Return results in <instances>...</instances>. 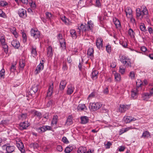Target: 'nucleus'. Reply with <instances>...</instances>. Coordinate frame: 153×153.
Returning a JSON list of instances; mask_svg holds the SVG:
<instances>
[{
  "label": "nucleus",
  "instance_id": "1",
  "mask_svg": "<svg viewBox=\"0 0 153 153\" xmlns=\"http://www.w3.org/2000/svg\"><path fill=\"white\" fill-rule=\"evenodd\" d=\"M94 26L93 22L91 21H89L88 22L87 24H81L80 26H78L77 28V32L80 35L81 31L83 32L90 31L92 32Z\"/></svg>",
  "mask_w": 153,
  "mask_h": 153
},
{
  "label": "nucleus",
  "instance_id": "2",
  "mask_svg": "<svg viewBox=\"0 0 153 153\" xmlns=\"http://www.w3.org/2000/svg\"><path fill=\"white\" fill-rule=\"evenodd\" d=\"M136 16L137 19H140V20L145 18V16L148 14V11L146 7L143 8L142 10L141 11L139 8L136 9Z\"/></svg>",
  "mask_w": 153,
  "mask_h": 153
},
{
  "label": "nucleus",
  "instance_id": "3",
  "mask_svg": "<svg viewBox=\"0 0 153 153\" xmlns=\"http://www.w3.org/2000/svg\"><path fill=\"white\" fill-rule=\"evenodd\" d=\"M120 61L125 68L131 67V60L128 57L123 55L121 57Z\"/></svg>",
  "mask_w": 153,
  "mask_h": 153
},
{
  "label": "nucleus",
  "instance_id": "4",
  "mask_svg": "<svg viewBox=\"0 0 153 153\" xmlns=\"http://www.w3.org/2000/svg\"><path fill=\"white\" fill-rule=\"evenodd\" d=\"M2 147L3 149H6L7 153H12L14 151L15 149V147L14 146L11 145L10 143L6 144L3 145Z\"/></svg>",
  "mask_w": 153,
  "mask_h": 153
},
{
  "label": "nucleus",
  "instance_id": "5",
  "mask_svg": "<svg viewBox=\"0 0 153 153\" xmlns=\"http://www.w3.org/2000/svg\"><path fill=\"white\" fill-rule=\"evenodd\" d=\"M30 33L31 36L35 39L39 38L40 37V32L37 29H31Z\"/></svg>",
  "mask_w": 153,
  "mask_h": 153
},
{
  "label": "nucleus",
  "instance_id": "6",
  "mask_svg": "<svg viewBox=\"0 0 153 153\" xmlns=\"http://www.w3.org/2000/svg\"><path fill=\"white\" fill-rule=\"evenodd\" d=\"M102 106V104L100 102L90 103L89 105V108H91L94 110H97L100 108Z\"/></svg>",
  "mask_w": 153,
  "mask_h": 153
},
{
  "label": "nucleus",
  "instance_id": "7",
  "mask_svg": "<svg viewBox=\"0 0 153 153\" xmlns=\"http://www.w3.org/2000/svg\"><path fill=\"white\" fill-rule=\"evenodd\" d=\"M130 108V106L129 105H120L119 109V112L121 113H125Z\"/></svg>",
  "mask_w": 153,
  "mask_h": 153
},
{
  "label": "nucleus",
  "instance_id": "8",
  "mask_svg": "<svg viewBox=\"0 0 153 153\" xmlns=\"http://www.w3.org/2000/svg\"><path fill=\"white\" fill-rule=\"evenodd\" d=\"M27 11L25 9H20L18 10V14L19 16L23 18H25L27 17Z\"/></svg>",
  "mask_w": 153,
  "mask_h": 153
},
{
  "label": "nucleus",
  "instance_id": "9",
  "mask_svg": "<svg viewBox=\"0 0 153 153\" xmlns=\"http://www.w3.org/2000/svg\"><path fill=\"white\" fill-rule=\"evenodd\" d=\"M30 125L27 121H25L20 123L19 124V129L21 130H23L26 129Z\"/></svg>",
  "mask_w": 153,
  "mask_h": 153
},
{
  "label": "nucleus",
  "instance_id": "10",
  "mask_svg": "<svg viewBox=\"0 0 153 153\" xmlns=\"http://www.w3.org/2000/svg\"><path fill=\"white\" fill-rule=\"evenodd\" d=\"M67 94L68 95L71 94L74 92L75 88L74 86L71 84H70L67 86Z\"/></svg>",
  "mask_w": 153,
  "mask_h": 153
},
{
  "label": "nucleus",
  "instance_id": "11",
  "mask_svg": "<svg viewBox=\"0 0 153 153\" xmlns=\"http://www.w3.org/2000/svg\"><path fill=\"white\" fill-rule=\"evenodd\" d=\"M102 39L100 38H98L97 39L96 42V45L98 48L100 49L102 47Z\"/></svg>",
  "mask_w": 153,
  "mask_h": 153
},
{
  "label": "nucleus",
  "instance_id": "12",
  "mask_svg": "<svg viewBox=\"0 0 153 153\" xmlns=\"http://www.w3.org/2000/svg\"><path fill=\"white\" fill-rule=\"evenodd\" d=\"M125 12L126 13V16L127 18L130 17L132 16V11L130 7H127L125 9Z\"/></svg>",
  "mask_w": 153,
  "mask_h": 153
},
{
  "label": "nucleus",
  "instance_id": "13",
  "mask_svg": "<svg viewBox=\"0 0 153 153\" xmlns=\"http://www.w3.org/2000/svg\"><path fill=\"white\" fill-rule=\"evenodd\" d=\"M44 65H42L41 64H39L37 66L36 68L34 71L35 74L37 75L40 73L41 71L43 70L44 68Z\"/></svg>",
  "mask_w": 153,
  "mask_h": 153
},
{
  "label": "nucleus",
  "instance_id": "14",
  "mask_svg": "<svg viewBox=\"0 0 153 153\" xmlns=\"http://www.w3.org/2000/svg\"><path fill=\"white\" fill-rule=\"evenodd\" d=\"M16 145L22 153H25V150L24 149V146L22 142H19V143H17Z\"/></svg>",
  "mask_w": 153,
  "mask_h": 153
},
{
  "label": "nucleus",
  "instance_id": "15",
  "mask_svg": "<svg viewBox=\"0 0 153 153\" xmlns=\"http://www.w3.org/2000/svg\"><path fill=\"white\" fill-rule=\"evenodd\" d=\"M53 84L52 83L51 85H50L48 88L47 95V97H50L52 95L53 92Z\"/></svg>",
  "mask_w": 153,
  "mask_h": 153
},
{
  "label": "nucleus",
  "instance_id": "16",
  "mask_svg": "<svg viewBox=\"0 0 153 153\" xmlns=\"http://www.w3.org/2000/svg\"><path fill=\"white\" fill-rule=\"evenodd\" d=\"M67 82L66 80H62L60 82L59 88L60 90L62 91L66 87Z\"/></svg>",
  "mask_w": 153,
  "mask_h": 153
},
{
  "label": "nucleus",
  "instance_id": "17",
  "mask_svg": "<svg viewBox=\"0 0 153 153\" xmlns=\"http://www.w3.org/2000/svg\"><path fill=\"white\" fill-rule=\"evenodd\" d=\"M131 97L133 99L137 98L138 94L137 89L135 88L133 89L131 91Z\"/></svg>",
  "mask_w": 153,
  "mask_h": 153
},
{
  "label": "nucleus",
  "instance_id": "18",
  "mask_svg": "<svg viewBox=\"0 0 153 153\" xmlns=\"http://www.w3.org/2000/svg\"><path fill=\"white\" fill-rule=\"evenodd\" d=\"M94 51L93 48H89L87 51V54L91 59L94 58Z\"/></svg>",
  "mask_w": 153,
  "mask_h": 153
},
{
  "label": "nucleus",
  "instance_id": "19",
  "mask_svg": "<svg viewBox=\"0 0 153 153\" xmlns=\"http://www.w3.org/2000/svg\"><path fill=\"white\" fill-rule=\"evenodd\" d=\"M142 97L143 100H147L151 96L149 93L144 92L142 94Z\"/></svg>",
  "mask_w": 153,
  "mask_h": 153
},
{
  "label": "nucleus",
  "instance_id": "20",
  "mask_svg": "<svg viewBox=\"0 0 153 153\" xmlns=\"http://www.w3.org/2000/svg\"><path fill=\"white\" fill-rule=\"evenodd\" d=\"M113 22L115 24L117 28H119L121 27V24L119 20L116 18H114L113 19Z\"/></svg>",
  "mask_w": 153,
  "mask_h": 153
},
{
  "label": "nucleus",
  "instance_id": "21",
  "mask_svg": "<svg viewBox=\"0 0 153 153\" xmlns=\"http://www.w3.org/2000/svg\"><path fill=\"white\" fill-rule=\"evenodd\" d=\"M74 147V145H70L65 148V153H69L73 150Z\"/></svg>",
  "mask_w": 153,
  "mask_h": 153
},
{
  "label": "nucleus",
  "instance_id": "22",
  "mask_svg": "<svg viewBox=\"0 0 153 153\" xmlns=\"http://www.w3.org/2000/svg\"><path fill=\"white\" fill-rule=\"evenodd\" d=\"M80 119L81 120V123L82 124H85L87 123L89 121L88 117L85 116L81 117Z\"/></svg>",
  "mask_w": 153,
  "mask_h": 153
},
{
  "label": "nucleus",
  "instance_id": "23",
  "mask_svg": "<svg viewBox=\"0 0 153 153\" xmlns=\"http://www.w3.org/2000/svg\"><path fill=\"white\" fill-rule=\"evenodd\" d=\"M11 45L15 48H18L20 46V44L18 41L16 40H13L11 42Z\"/></svg>",
  "mask_w": 153,
  "mask_h": 153
},
{
  "label": "nucleus",
  "instance_id": "24",
  "mask_svg": "<svg viewBox=\"0 0 153 153\" xmlns=\"http://www.w3.org/2000/svg\"><path fill=\"white\" fill-rule=\"evenodd\" d=\"M123 120L126 123H129L131 121V117L125 116L123 118Z\"/></svg>",
  "mask_w": 153,
  "mask_h": 153
},
{
  "label": "nucleus",
  "instance_id": "25",
  "mask_svg": "<svg viewBox=\"0 0 153 153\" xmlns=\"http://www.w3.org/2000/svg\"><path fill=\"white\" fill-rule=\"evenodd\" d=\"M47 53L48 57L51 56L53 55L52 48L51 46H49L47 48Z\"/></svg>",
  "mask_w": 153,
  "mask_h": 153
},
{
  "label": "nucleus",
  "instance_id": "26",
  "mask_svg": "<svg viewBox=\"0 0 153 153\" xmlns=\"http://www.w3.org/2000/svg\"><path fill=\"white\" fill-rule=\"evenodd\" d=\"M31 54L32 56L34 57L36 56L37 54L36 48L33 46L31 47Z\"/></svg>",
  "mask_w": 153,
  "mask_h": 153
},
{
  "label": "nucleus",
  "instance_id": "27",
  "mask_svg": "<svg viewBox=\"0 0 153 153\" xmlns=\"http://www.w3.org/2000/svg\"><path fill=\"white\" fill-rule=\"evenodd\" d=\"M58 121V117L57 115H54L53 116L51 124L52 125L54 124H56Z\"/></svg>",
  "mask_w": 153,
  "mask_h": 153
},
{
  "label": "nucleus",
  "instance_id": "28",
  "mask_svg": "<svg viewBox=\"0 0 153 153\" xmlns=\"http://www.w3.org/2000/svg\"><path fill=\"white\" fill-rule=\"evenodd\" d=\"M98 72L97 71H93L91 73V78L93 79H95L97 78Z\"/></svg>",
  "mask_w": 153,
  "mask_h": 153
},
{
  "label": "nucleus",
  "instance_id": "29",
  "mask_svg": "<svg viewBox=\"0 0 153 153\" xmlns=\"http://www.w3.org/2000/svg\"><path fill=\"white\" fill-rule=\"evenodd\" d=\"M150 137V133L148 131H144L141 136L143 138H148Z\"/></svg>",
  "mask_w": 153,
  "mask_h": 153
},
{
  "label": "nucleus",
  "instance_id": "30",
  "mask_svg": "<svg viewBox=\"0 0 153 153\" xmlns=\"http://www.w3.org/2000/svg\"><path fill=\"white\" fill-rule=\"evenodd\" d=\"M10 31L16 38H17L18 37V35L16 31V28L15 27H13L11 28Z\"/></svg>",
  "mask_w": 153,
  "mask_h": 153
},
{
  "label": "nucleus",
  "instance_id": "31",
  "mask_svg": "<svg viewBox=\"0 0 153 153\" xmlns=\"http://www.w3.org/2000/svg\"><path fill=\"white\" fill-rule=\"evenodd\" d=\"M87 151L86 148L84 147H79L77 150L78 153H85Z\"/></svg>",
  "mask_w": 153,
  "mask_h": 153
},
{
  "label": "nucleus",
  "instance_id": "32",
  "mask_svg": "<svg viewBox=\"0 0 153 153\" xmlns=\"http://www.w3.org/2000/svg\"><path fill=\"white\" fill-rule=\"evenodd\" d=\"M39 85L38 84H35L33 85L31 88V89L30 90L31 92L32 91L33 93H36L38 90Z\"/></svg>",
  "mask_w": 153,
  "mask_h": 153
},
{
  "label": "nucleus",
  "instance_id": "33",
  "mask_svg": "<svg viewBox=\"0 0 153 153\" xmlns=\"http://www.w3.org/2000/svg\"><path fill=\"white\" fill-rule=\"evenodd\" d=\"M25 61L24 60H23L22 59L20 60L19 62V66L20 67V69L22 70L23 69L24 67L25 66Z\"/></svg>",
  "mask_w": 153,
  "mask_h": 153
},
{
  "label": "nucleus",
  "instance_id": "34",
  "mask_svg": "<svg viewBox=\"0 0 153 153\" xmlns=\"http://www.w3.org/2000/svg\"><path fill=\"white\" fill-rule=\"evenodd\" d=\"M128 33V35L131 37L134 38V37L135 33L132 29L130 28L129 29Z\"/></svg>",
  "mask_w": 153,
  "mask_h": 153
},
{
  "label": "nucleus",
  "instance_id": "35",
  "mask_svg": "<svg viewBox=\"0 0 153 153\" xmlns=\"http://www.w3.org/2000/svg\"><path fill=\"white\" fill-rule=\"evenodd\" d=\"M71 36L73 38H76L77 37L76 31L74 29L71 30L70 31Z\"/></svg>",
  "mask_w": 153,
  "mask_h": 153
},
{
  "label": "nucleus",
  "instance_id": "36",
  "mask_svg": "<svg viewBox=\"0 0 153 153\" xmlns=\"http://www.w3.org/2000/svg\"><path fill=\"white\" fill-rule=\"evenodd\" d=\"M86 107L85 104H80L77 107V109L78 110L82 111Z\"/></svg>",
  "mask_w": 153,
  "mask_h": 153
},
{
  "label": "nucleus",
  "instance_id": "37",
  "mask_svg": "<svg viewBox=\"0 0 153 153\" xmlns=\"http://www.w3.org/2000/svg\"><path fill=\"white\" fill-rule=\"evenodd\" d=\"M114 78L116 81L117 82L120 81L121 79L120 75L118 73H115L114 74Z\"/></svg>",
  "mask_w": 153,
  "mask_h": 153
},
{
  "label": "nucleus",
  "instance_id": "38",
  "mask_svg": "<svg viewBox=\"0 0 153 153\" xmlns=\"http://www.w3.org/2000/svg\"><path fill=\"white\" fill-rule=\"evenodd\" d=\"M22 34L23 38V42L24 43H25L26 42L27 39L26 34L24 31H22Z\"/></svg>",
  "mask_w": 153,
  "mask_h": 153
},
{
  "label": "nucleus",
  "instance_id": "39",
  "mask_svg": "<svg viewBox=\"0 0 153 153\" xmlns=\"http://www.w3.org/2000/svg\"><path fill=\"white\" fill-rule=\"evenodd\" d=\"M66 123L68 125H70L72 123V118L71 116H68L67 120Z\"/></svg>",
  "mask_w": 153,
  "mask_h": 153
},
{
  "label": "nucleus",
  "instance_id": "40",
  "mask_svg": "<svg viewBox=\"0 0 153 153\" xmlns=\"http://www.w3.org/2000/svg\"><path fill=\"white\" fill-rule=\"evenodd\" d=\"M61 47L63 48H65L66 45L65 39H62V41H59Z\"/></svg>",
  "mask_w": 153,
  "mask_h": 153
},
{
  "label": "nucleus",
  "instance_id": "41",
  "mask_svg": "<svg viewBox=\"0 0 153 153\" xmlns=\"http://www.w3.org/2000/svg\"><path fill=\"white\" fill-rule=\"evenodd\" d=\"M5 71L4 69H2L0 71V79L4 78Z\"/></svg>",
  "mask_w": 153,
  "mask_h": 153
},
{
  "label": "nucleus",
  "instance_id": "42",
  "mask_svg": "<svg viewBox=\"0 0 153 153\" xmlns=\"http://www.w3.org/2000/svg\"><path fill=\"white\" fill-rule=\"evenodd\" d=\"M1 44L3 46V48L4 49V51L6 53H7L8 52V46L6 44V42H5V43L2 44Z\"/></svg>",
  "mask_w": 153,
  "mask_h": 153
},
{
  "label": "nucleus",
  "instance_id": "43",
  "mask_svg": "<svg viewBox=\"0 0 153 153\" xmlns=\"http://www.w3.org/2000/svg\"><path fill=\"white\" fill-rule=\"evenodd\" d=\"M43 126L42 127H40L38 128H37L36 129V130L39 133L41 134L45 132L44 129H43Z\"/></svg>",
  "mask_w": 153,
  "mask_h": 153
},
{
  "label": "nucleus",
  "instance_id": "44",
  "mask_svg": "<svg viewBox=\"0 0 153 153\" xmlns=\"http://www.w3.org/2000/svg\"><path fill=\"white\" fill-rule=\"evenodd\" d=\"M33 112L35 115L39 119L41 118L42 114L40 112L36 111H34Z\"/></svg>",
  "mask_w": 153,
  "mask_h": 153
},
{
  "label": "nucleus",
  "instance_id": "45",
  "mask_svg": "<svg viewBox=\"0 0 153 153\" xmlns=\"http://www.w3.org/2000/svg\"><path fill=\"white\" fill-rule=\"evenodd\" d=\"M140 30L144 32L146 31V27L144 24L142 23L140 26Z\"/></svg>",
  "mask_w": 153,
  "mask_h": 153
},
{
  "label": "nucleus",
  "instance_id": "46",
  "mask_svg": "<svg viewBox=\"0 0 153 153\" xmlns=\"http://www.w3.org/2000/svg\"><path fill=\"white\" fill-rule=\"evenodd\" d=\"M61 18L62 21L64 22L65 24H66L68 23V20L66 18L65 16H62L61 17Z\"/></svg>",
  "mask_w": 153,
  "mask_h": 153
},
{
  "label": "nucleus",
  "instance_id": "47",
  "mask_svg": "<svg viewBox=\"0 0 153 153\" xmlns=\"http://www.w3.org/2000/svg\"><path fill=\"white\" fill-rule=\"evenodd\" d=\"M95 6L96 7L99 8L101 7V3L100 0H95Z\"/></svg>",
  "mask_w": 153,
  "mask_h": 153
},
{
  "label": "nucleus",
  "instance_id": "48",
  "mask_svg": "<svg viewBox=\"0 0 153 153\" xmlns=\"http://www.w3.org/2000/svg\"><path fill=\"white\" fill-rule=\"evenodd\" d=\"M43 126V129H44L45 131L47 130H51L52 129V127L51 126Z\"/></svg>",
  "mask_w": 153,
  "mask_h": 153
},
{
  "label": "nucleus",
  "instance_id": "49",
  "mask_svg": "<svg viewBox=\"0 0 153 153\" xmlns=\"http://www.w3.org/2000/svg\"><path fill=\"white\" fill-rule=\"evenodd\" d=\"M0 41L1 44L5 43V42L4 37L2 35H0Z\"/></svg>",
  "mask_w": 153,
  "mask_h": 153
},
{
  "label": "nucleus",
  "instance_id": "50",
  "mask_svg": "<svg viewBox=\"0 0 153 153\" xmlns=\"http://www.w3.org/2000/svg\"><path fill=\"white\" fill-rule=\"evenodd\" d=\"M137 87H140L142 84V82L140 79H138L136 82Z\"/></svg>",
  "mask_w": 153,
  "mask_h": 153
},
{
  "label": "nucleus",
  "instance_id": "51",
  "mask_svg": "<svg viewBox=\"0 0 153 153\" xmlns=\"http://www.w3.org/2000/svg\"><path fill=\"white\" fill-rule=\"evenodd\" d=\"M119 71L122 74H123L125 72V68L122 66H120Z\"/></svg>",
  "mask_w": 153,
  "mask_h": 153
},
{
  "label": "nucleus",
  "instance_id": "52",
  "mask_svg": "<svg viewBox=\"0 0 153 153\" xmlns=\"http://www.w3.org/2000/svg\"><path fill=\"white\" fill-rule=\"evenodd\" d=\"M106 49L108 53H110L111 51V46L109 45H107L106 47Z\"/></svg>",
  "mask_w": 153,
  "mask_h": 153
},
{
  "label": "nucleus",
  "instance_id": "53",
  "mask_svg": "<svg viewBox=\"0 0 153 153\" xmlns=\"http://www.w3.org/2000/svg\"><path fill=\"white\" fill-rule=\"evenodd\" d=\"M0 17H2L4 18L6 17V15L5 13L3 12L2 10L0 9Z\"/></svg>",
  "mask_w": 153,
  "mask_h": 153
},
{
  "label": "nucleus",
  "instance_id": "54",
  "mask_svg": "<svg viewBox=\"0 0 153 153\" xmlns=\"http://www.w3.org/2000/svg\"><path fill=\"white\" fill-rule=\"evenodd\" d=\"M112 145V143L110 141H108L106 144H105V147L106 149H109Z\"/></svg>",
  "mask_w": 153,
  "mask_h": 153
},
{
  "label": "nucleus",
  "instance_id": "55",
  "mask_svg": "<svg viewBox=\"0 0 153 153\" xmlns=\"http://www.w3.org/2000/svg\"><path fill=\"white\" fill-rule=\"evenodd\" d=\"M0 4L1 6L4 7L7 5L8 4L5 1H0Z\"/></svg>",
  "mask_w": 153,
  "mask_h": 153
},
{
  "label": "nucleus",
  "instance_id": "56",
  "mask_svg": "<svg viewBox=\"0 0 153 153\" xmlns=\"http://www.w3.org/2000/svg\"><path fill=\"white\" fill-rule=\"evenodd\" d=\"M62 141L64 143L67 144L69 143V142L67 138L65 137H63L62 139Z\"/></svg>",
  "mask_w": 153,
  "mask_h": 153
},
{
  "label": "nucleus",
  "instance_id": "57",
  "mask_svg": "<svg viewBox=\"0 0 153 153\" xmlns=\"http://www.w3.org/2000/svg\"><path fill=\"white\" fill-rule=\"evenodd\" d=\"M45 15L47 18L48 19H50L52 16L51 13L48 12H46L45 13Z\"/></svg>",
  "mask_w": 153,
  "mask_h": 153
},
{
  "label": "nucleus",
  "instance_id": "58",
  "mask_svg": "<svg viewBox=\"0 0 153 153\" xmlns=\"http://www.w3.org/2000/svg\"><path fill=\"white\" fill-rule=\"evenodd\" d=\"M9 121L7 120H3L0 123V125H6L8 123Z\"/></svg>",
  "mask_w": 153,
  "mask_h": 153
},
{
  "label": "nucleus",
  "instance_id": "59",
  "mask_svg": "<svg viewBox=\"0 0 153 153\" xmlns=\"http://www.w3.org/2000/svg\"><path fill=\"white\" fill-rule=\"evenodd\" d=\"M20 116L23 120H25L26 119L27 117V114H22Z\"/></svg>",
  "mask_w": 153,
  "mask_h": 153
},
{
  "label": "nucleus",
  "instance_id": "60",
  "mask_svg": "<svg viewBox=\"0 0 153 153\" xmlns=\"http://www.w3.org/2000/svg\"><path fill=\"white\" fill-rule=\"evenodd\" d=\"M57 150L59 152H61L62 151V146L61 145L58 146L56 148Z\"/></svg>",
  "mask_w": 153,
  "mask_h": 153
},
{
  "label": "nucleus",
  "instance_id": "61",
  "mask_svg": "<svg viewBox=\"0 0 153 153\" xmlns=\"http://www.w3.org/2000/svg\"><path fill=\"white\" fill-rule=\"evenodd\" d=\"M135 76V74L134 73L133 71H131L130 72L129 74V76L132 79H133Z\"/></svg>",
  "mask_w": 153,
  "mask_h": 153
},
{
  "label": "nucleus",
  "instance_id": "62",
  "mask_svg": "<svg viewBox=\"0 0 153 153\" xmlns=\"http://www.w3.org/2000/svg\"><path fill=\"white\" fill-rule=\"evenodd\" d=\"M127 18H130V21L132 23L134 24V23H135V19L132 16L130 17H127Z\"/></svg>",
  "mask_w": 153,
  "mask_h": 153
},
{
  "label": "nucleus",
  "instance_id": "63",
  "mask_svg": "<svg viewBox=\"0 0 153 153\" xmlns=\"http://www.w3.org/2000/svg\"><path fill=\"white\" fill-rule=\"evenodd\" d=\"M125 149V147L124 146H120L119 148V151L120 152H123Z\"/></svg>",
  "mask_w": 153,
  "mask_h": 153
},
{
  "label": "nucleus",
  "instance_id": "64",
  "mask_svg": "<svg viewBox=\"0 0 153 153\" xmlns=\"http://www.w3.org/2000/svg\"><path fill=\"white\" fill-rule=\"evenodd\" d=\"M10 70L12 72L16 70V67L15 66L13 65H12L10 68Z\"/></svg>",
  "mask_w": 153,
  "mask_h": 153
}]
</instances>
